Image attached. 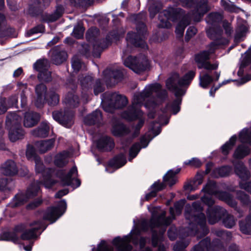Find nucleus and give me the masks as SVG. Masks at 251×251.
Returning <instances> with one entry per match:
<instances>
[{
  "label": "nucleus",
  "mask_w": 251,
  "mask_h": 251,
  "mask_svg": "<svg viewBox=\"0 0 251 251\" xmlns=\"http://www.w3.org/2000/svg\"><path fill=\"white\" fill-rule=\"evenodd\" d=\"M34 162L36 172L41 174L42 177L39 181L32 183L25 194H17L9 204L11 207L20 206L26 202L29 199L37 196L40 191V184H43L46 188H50L56 182L53 178L55 176L61 180L64 185L69 186L73 184L72 177H75L77 175V170L75 166L73 167L66 175L63 170L56 171L51 168L45 169L40 157L35 158Z\"/></svg>",
  "instance_id": "obj_1"
},
{
  "label": "nucleus",
  "mask_w": 251,
  "mask_h": 251,
  "mask_svg": "<svg viewBox=\"0 0 251 251\" xmlns=\"http://www.w3.org/2000/svg\"><path fill=\"white\" fill-rule=\"evenodd\" d=\"M167 97L166 90L163 89L162 86L158 83L147 85L142 92L134 94L132 105L121 115L123 118L128 121L139 119L138 123L135 126V132L132 135V138L138 135L140 129L145 122L144 119L142 118L143 113L140 110V107L145 102L146 107L154 108L158 104L157 99L162 101Z\"/></svg>",
  "instance_id": "obj_2"
},
{
  "label": "nucleus",
  "mask_w": 251,
  "mask_h": 251,
  "mask_svg": "<svg viewBox=\"0 0 251 251\" xmlns=\"http://www.w3.org/2000/svg\"><path fill=\"white\" fill-rule=\"evenodd\" d=\"M221 39V42L214 40L209 45L207 50L201 51L195 55L194 60L198 68L200 69H204L207 71V72L201 71L199 76V84L203 88H207L212 82L218 81L220 78V72H215L214 73L215 78L212 76L211 73V71L216 70L218 68L219 64L216 62L212 64L209 60L210 55L214 53L219 46L227 43V41L226 39Z\"/></svg>",
  "instance_id": "obj_3"
},
{
  "label": "nucleus",
  "mask_w": 251,
  "mask_h": 251,
  "mask_svg": "<svg viewBox=\"0 0 251 251\" xmlns=\"http://www.w3.org/2000/svg\"><path fill=\"white\" fill-rule=\"evenodd\" d=\"M202 210L201 203L198 201L194 202L192 206L186 205L185 216L189 221V226L186 229V236L197 235L200 238L208 233L206 217L202 212Z\"/></svg>",
  "instance_id": "obj_4"
},
{
  "label": "nucleus",
  "mask_w": 251,
  "mask_h": 251,
  "mask_svg": "<svg viewBox=\"0 0 251 251\" xmlns=\"http://www.w3.org/2000/svg\"><path fill=\"white\" fill-rule=\"evenodd\" d=\"M196 75V72L190 71L182 77L180 78L177 73H173L169 77L166 82L167 88L175 93L176 97L172 103L168 104L165 109L163 110V113L168 111L173 112L174 114L177 113L180 110V105L181 102L180 96L185 93V91L180 88L182 86H187L190 84L191 82Z\"/></svg>",
  "instance_id": "obj_5"
},
{
  "label": "nucleus",
  "mask_w": 251,
  "mask_h": 251,
  "mask_svg": "<svg viewBox=\"0 0 251 251\" xmlns=\"http://www.w3.org/2000/svg\"><path fill=\"white\" fill-rule=\"evenodd\" d=\"M29 226L30 228L26 229V226L24 225H18L13 231L4 233L1 237L0 236V240L11 241L17 243L20 239L23 240L36 239L37 231L40 229L43 231L47 226L43 220L34 221L30 223Z\"/></svg>",
  "instance_id": "obj_6"
},
{
  "label": "nucleus",
  "mask_w": 251,
  "mask_h": 251,
  "mask_svg": "<svg viewBox=\"0 0 251 251\" xmlns=\"http://www.w3.org/2000/svg\"><path fill=\"white\" fill-rule=\"evenodd\" d=\"M21 117L16 113H8L6 116L5 126L9 131V139L12 142L24 137L25 133L21 126Z\"/></svg>",
  "instance_id": "obj_7"
},
{
  "label": "nucleus",
  "mask_w": 251,
  "mask_h": 251,
  "mask_svg": "<svg viewBox=\"0 0 251 251\" xmlns=\"http://www.w3.org/2000/svg\"><path fill=\"white\" fill-rule=\"evenodd\" d=\"M102 99L105 111L112 113L115 109H121L126 106L128 102L127 98L118 93H105Z\"/></svg>",
  "instance_id": "obj_8"
},
{
  "label": "nucleus",
  "mask_w": 251,
  "mask_h": 251,
  "mask_svg": "<svg viewBox=\"0 0 251 251\" xmlns=\"http://www.w3.org/2000/svg\"><path fill=\"white\" fill-rule=\"evenodd\" d=\"M37 98L35 101L36 107L41 108L46 101L49 105L55 106L59 102V96L54 91L50 90L49 92V99H47V88L44 84H40L35 88Z\"/></svg>",
  "instance_id": "obj_9"
},
{
  "label": "nucleus",
  "mask_w": 251,
  "mask_h": 251,
  "mask_svg": "<svg viewBox=\"0 0 251 251\" xmlns=\"http://www.w3.org/2000/svg\"><path fill=\"white\" fill-rule=\"evenodd\" d=\"M222 19V15L218 12L211 13L206 17V22L210 25L206 30V33L210 39L214 41L221 42V39H224L222 37L223 30L218 25Z\"/></svg>",
  "instance_id": "obj_10"
},
{
  "label": "nucleus",
  "mask_w": 251,
  "mask_h": 251,
  "mask_svg": "<svg viewBox=\"0 0 251 251\" xmlns=\"http://www.w3.org/2000/svg\"><path fill=\"white\" fill-rule=\"evenodd\" d=\"M201 192H204L210 195H217L220 200L224 201L229 206L237 210V202L234 199L233 196L226 192H217L216 184L214 181H209L206 185L203 187Z\"/></svg>",
  "instance_id": "obj_11"
},
{
  "label": "nucleus",
  "mask_w": 251,
  "mask_h": 251,
  "mask_svg": "<svg viewBox=\"0 0 251 251\" xmlns=\"http://www.w3.org/2000/svg\"><path fill=\"white\" fill-rule=\"evenodd\" d=\"M137 33L128 32L126 36L128 44H131L135 47L145 49L147 45L144 39L146 35V26L142 22L139 23L136 25Z\"/></svg>",
  "instance_id": "obj_12"
},
{
  "label": "nucleus",
  "mask_w": 251,
  "mask_h": 251,
  "mask_svg": "<svg viewBox=\"0 0 251 251\" xmlns=\"http://www.w3.org/2000/svg\"><path fill=\"white\" fill-rule=\"evenodd\" d=\"M183 13L182 9L177 8L169 7L167 9L160 12L159 15V27L162 28H169L171 24L169 21H176L180 18V15Z\"/></svg>",
  "instance_id": "obj_13"
},
{
  "label": "nucleus",
  "mask_w": 251,
  "mask_h": 251,
  "mask_svg": "<svg viewBox=\"0 0 251 251\" xmlns=\"http://www.w3.org/2000/svg\"><path fill=\"white\" fill-rule=\"evenodd\" d=\"M124 63L126 66L137 74L145 71L149 65L148 60L144 55L138 57L129 56L124 60Z\"/></svg>",
  "instance_id": "obj_14"
},
{
  "label": "nucleus",
  "mask_w": 251,
  "mask_h": 251,
  "mask_svg": "<svg viewBox=\"0 0 251 251\" xmlns=\"http://www.w3.org/2000/svg\"><path fill=\"white\" fill-rule=\"evenodd\" d=\"M166 214V212L163 211L158 216L153 214L149 222L146 220L142 221L140 225L141 230L146 231L150 228L152 229L161 226L169 225L171 224V219L165 218Z\"/></svg>",
  "instance_id": "obj_15"
},
{
  "label": "nucleus",
  "mask_w": 251,
  "mask_h": 251,
  "mask_svg": "<svg viewBox=\"0 0 251 251\" xmlns=\"http://www.w3.org/2000/svg\"><path fill=\"white\" fill-rule=\"evenodd\" d=\"M223 250H224V245L220 239H215L211 243L210 239L206 237L194 246L191 251H222Z\"/></svg>",
  "instance_id": "obj_16"
},
{
  "label": "nucleus",
  "mask_w": 251,
  "mask_h": 251,
  "mask_svg": "<svg viewBox=\"0 0 251 251\" xmlns=\"http://www.w3.org/2000/svg\"><path fill=\"white\" fill-rule=\"evenodd\" d=\"M66 207V201L62 200L59 201L57 206H53L47 209L44 214V219L53 223L64 213Z\"/></svg>",
  "instance_id": "obj_17"
},
{
  "label": "nucleus",
  "mask_w": 251,
  "mask_h": 251,
  "mask_svg": "<svg viewBox=\"0 0 251 251\" xmlns=\"http://www.w3.org/2000/svg\"><path fill=\"white\" fill-rule=\"evenodd\" d=\"M131 241L134 245L138 243L137 239L133 238L131 233L123 238L116 237L113 240V244L119 251H130L132 249V246L130 244Z\"/></svg>",
  "instance_id": "obj_18"
},
{
  "label": "nucleus",
  "mask_w": 251,
  "mask_h": 251,
  "mask_svg": "<svg viewBox=\"0 0 251 251\" xmlns=\"http://www.w3.org/2000/svg\"><path fill=\"white\" fill-rule=\"evenodd\" d=\"M210 10L208 0H200L196 4L194 11L187 15L196 22H199L203 15Z\"/></svg>",
  "instance_id": "obj_19"
},
{
  "label": "nucleus",
  "mask_w": 251,
  "mask_h": 251,
  "mask_svg": "<svg viewBox=\"0 0 251 251\" xmlns=\"http://www.w3.org/2000/svg\"><path fill=\"white\" fill-rule=\"evenodd\" d=\"M103 74L107 86H111L120 81L124 76V72L119 69H106Z\"/></svg>",
  "instance_id": "obj_20"
},
{
  "label": "nucleus",
  "mask_w": 251,
  "mask_h": 251,
  "mask_svg": "<svg viewBox=\"0 0 251 251\" xmlns=\"http://www.w3.org/2000/svg\"><path fill=\"white\" fill-rule=\"evenodd\" d=\"M74 112L72 110H65L63 113L61 111H56L52 112V117L54 120L66 127H70L73 124Z\"/></svg>",
  "instance_id": "obj_21"
},
{
  "label": "nucleus",
  "mask_w": 251,
  "mask_h": 251,
  "mask_svg": "<svg viewBox=\"0 0 251 251\" xmlns=\"http://www.w3.org/2000/svg\"><path fill=\"white\" fill-rule=\"evenodd\" d=\"M226 213V210L220 206L216 205L213 207H208L206 210V215L208 223L213 225L218 222Z\"/></svg>",
  "instance_id": "obj_22"
},
{
  "label": "nucleus",
  "mask_w": 251,
  "mask_h": 251,
  "mask_svg": "<svg viewBox=\"0 0 251 251\" xmlns=\"http://www.w3.org/2000/svg\"><path fill=\"white\" fill-rule=\"evenodd\" d=\"M79 80L82 89V101L84 103H86L90 99L88 94L85 92L89 89H91L93 76L90 75L85 76L82 75L80 76Z\"/></svg>",
  "instance_id": "obj_23"
},
{
  "label": "nucleus",
  "mask_w": 251,
  "mask_h": 251,
  "mask_svg": "<svg viewBox=\"0 0 251 251\" xmlns=\"http://www.w3.org/2000/svg\"><path fill=\"white\" fill-rule=\"evenodd\" d=\"M52 0H35L29 6L28 13L33 16L38 15L50 4Z\"/></svg>",
  "instance_id": "obj_24"
},
{
  "label": "nucleus",
  "mask_w": 251,
  "mask_h": 251,
  "mask_svg": "<svg viewBox=\"0 0 251 251\" xmlns=\"http://www.w3.org/2000/svg\"><path fill=\"white\" fill-rule=\"evenodd\" d=\"M232 163L235 173L241 179V181L247 180L250 178V173L242 161L234 160Z\"/></svg>",
  "instance_id": "obj_25"
},
{
  "label": "nucleus",
  "mask_w": 251,
  "mask_h": 251,
  "mask_svg": "<svg viewBox=\"0 0 251 251\" xmlns=\"http://www.w3.org/2000/svg\"><path fill=\"white\" fill-rule=\"evenodd\" d=\"M51 60L56 65H59L65 61L67 57L66 52L60 46H56L51 50Z\"/></svg>",
  "instance_id": "obj_26"
},
{
  "label": "nucleus",
  "mask_w": 251,
  "mask_h": 251,
  "mask_svg": "<svg viewBox=\"0 0 251 251\" xmlns=\"http://www.w3.org/2000/svg\"><path fill=\"white\" fill-rule=\"evenodd\" d=\"M115 146L113 140L109 137L103 136L100 138L97 143L98 149L101 151H110Z\"/></svg>",
  "instance_id": "obj_27"
},
{
  "label": "nucleus",
  "mask_w": 251,
  "mask_h": 251,
  "mask_svg": "<svg viewBox=\"0 0 251 251\" xmlns=\"http://www.w3.org/2000/svg\"><path fill=\"white\" fill-rule=\"evenodd\" d=\"M0 170L1 173L5 176H13L18 173L17 167L12 160H8L2 164Z\"/></svg>",
  "instance_id": "obj_28"
},
{
  "label": "nucleus",
  "mask_w": 251,
  "mask_h": 251,
  "mask_svg": "<svg viewBox=\"0 0 251 251\" xmlns=\"http://www.w3.org/2000/svg\"><path fill=\"white\" fill-rule=\"evenodd\" d=\"M111 43V39L109 35H107L105 39L98 41L93 44V55L96 57L100 56V52L109 46Z\"/></svg>",
  "instance_id": "obj_29"
},
{
  "label": "nucleus",
  "mask_w": 251,
  "mask_h": 251,
  "mask_svg": "<svg viewBox=\"0 0 251 251\" xmlns=\"http://www.w3.org/2000/svg\"><path fill=\"white\" fill-rule=\"evenodd\" d=\"M149 141L144 136L141 138L140 143H136L132 145L129 150V158L130 161L135 157L140 151L142 148H146L148 146Z\"/></svg>",
  "instance_id": "obj_30"
},
{
  "label": "nucleus",
  "mask_w": 251,
  "mask_h": 251,
  "mask_svg": "<svg viewBox=\"0 0 251 251\" xmlns=\"http://www.w3.org/2000/svg\"><path fill=\"white\" fill-rule=\"evenodd\" d=\"M40 115L32 111L26 112L25 115L24 125L25 127H31L36 125L40 120Z\"/></svg>",
  "instance_id": "obj_31"
},
{
  "label": "nucleus",
  "mask_w": 251,
  "mask_h": 251,
  "mask_svg": "<svg viewBox=\"0 0 251 251\" xmlns=\"http://www.w3.org/2000/svg\"><path fill=\"white\" fill-rule=\"evenodd\" d=\"M130 132V128L120 122H117L113 125L112 133L115 136H126L128 135Z\"/></svg>",
  "instance_id": "obj_32"
},
{
  "label": "nucleus",
  "mask_w": 251,
  "mask_h": 251,
  "mask_svg": "<svg viewBox=\"0 0 251 251\" xmlns=\"http://www.w3.org/2000/svg\"><path fill=\"white\" fill-rule=\"evenodd\" d=\"M50 126L47 122H43L38 128L32 131V134L35 137L45 138L49 135Z\"/></svg>",
  "instance_id": "obj_33"
},
{
  "label": "nucleus",
  "mask_w": 251,
  "mask_h": 251,
  "mask_svg": "<svg viewBox=\"0 0 251 251\" xmlns=\"http://www.w3.org/2000/svg\"><path fill=\"white\" fill-rule=\"evenodd\" d=\"M101 121V112L100 110H96L91 114L88 115L85 118L84 122L86 125H92L100 124Z\"/></svg>",
  "instance_id": "obj_34"
},
{
  "label": "nucleus",
  "mask_w": 251,
  "mask_h": 251,
  "mask_svg": "<svg viewBox=\"0 0 251 251\" xmlns=\"http://www.w3.org/2000/svg\"><path fill=\"white\" fill-rule=\"evenodd\" d=\"M54 143L55 139H50L37 142L35 145L40 152L45 153L53 148Z\"/></svg>",
  "instance_id": "obj_35"
},
{
  "label": "nucleus",
  "mask_w": 251,
  "mask_h": 251,
  "mask_svg": "<svg viewBox=\"0 0 251 251\" xmlns=\"http://www.w3.org/2000/svg\"><path fill=\"white\" fill-rule=\"evenodd\" d=\"M70 153L67 151H63L55 156L54 163L58 167H63L68 163Z\"/></svg>",
  "instance_id": "obj_36"
},
{
  "label": "nucleus",
  "mask_w": 251,
  "mask_h": 251,
  "mask_svg": "<svg viewBox=\"0 0 251 251\" xmlns=\"http://www.w3.org/2000/svg\"><path fill=\"white\" fill-rule=\"evenodd\" d=\"M126 163V160L125 155L120 153L109 161V167L117 169L123 166Z\"/></svg>",
  "instance_id": "obj_37"
},
{
  "label": "nucleus",
  "mask_w": 251,
  "mask_h": 251,
  "mask_svg": "<svg viewBox=\"0 0 251 251\" xmlns=\"http://www.w3.org/2000/svg\"><path fill=\"white\" fill-rule=\"evenodd\" d=\"M191 20L186 15L179 22L176 29V33L178 37H182L185 27L190 24Z\"/></svg>",
  "instance_id": "obj_38"
},
{
  "label": "nucleus",
  "mask_w": 251,
  "mask_h": 251,
  "mask_svg": "<svg viewBox=\"0 0 251 251\" xmlns=\"http://www.w3.org/2000/svg\"><path fill=\"white\" fill-rule=\"evenodd\" d=\"M165 187L164 183L159 181L155 182L151 187V191L147 194L145 196L146 201H149L156 196L157 193L161 191Z\"/></svg>",
  "instance_id": "obj_39"
},
{
  "label": "nucleus",
  "mask_w": 251,
  "mask_h": 251,
  "mask_svg": "<svg viewBox=\"0 0 251 251\" xmlns=\"http://www.w3.org/2000/svg\"><path fill=\"white\" fill-rule=\"evenodd\" d=\"M64 102L67 107L72 108L78 106L79 100L74 92H69L65 97Z\"/></svg>",
  "instance_id": "obj_40"
},
{
  "label": "nucleus",
  "mask_w": 251,
  "mask_h": 251,
  "mask_svg": "<svg viewBox=\"0 0 251 251\" xmlns=\"http://www.w3.org/2000/svg\"><path fill=\"white\" fill-rule=\"evenodd\" d=\"M185 200H181L176 202L174 204V207H170V213L171 214V216L168 217V218H170L171 219V223L172 222V220L175 219L176 215H178L181 213L182 209L185 204Z\"/></svg>",
  "instance_id": "obj_41"
},
{
  "label": "nucleus",
  "mask_w": 251,
  "mask_h": 251,
  "mask_svg": "<svg viewBox=\"0 0 251 251\" xmlns=\"http://www.w3.org/2000/svg\"><path fill=\"white\" fill-rule=\"evenodd\" d=\"M251 216H248L245 219L239 222V229L244 234L251 235Z\"/></svg>",
  "instance_id": "obj_42"
},
{
  "label": "nucleus",
  "mask_w": 251,
  "mask_h": 251,
  "mask_svg": "<svg viewBox=\"0 0 251 251\" xmlns=\"http://www.w3.org/2000/svg\"><path fill=\"white\" fill-rule=\"evenodd\" d=\"M250 149L246 146L241 145L238 146L233 154V157L236 159H242L249 155Z\"/></svg>",
  "instance_id": "obj_43"
},
{
  "label": "nucleus",
  "mask_w": 251,
  "mask_h": 251,
  "mask_svg": "<svg viewBox=\"0 0 251 251\" xmlns=\"http://www.w3.org/2000/svg\"><path fill=\"white\" fill-rule=\"evenodd\" d=\"M180 169H177L174 172L172 170H169L166 175L163 177V181L168 184L170 186H172L176 182V175L179 173Z\"/></svg>",
  "instance_id": "obj_44"
},
{
  "label": "nucleus",
  "mask_w": 251,
  "mask_h": 251,
  "mask_svg": "<svg viewBox=\"0 0 251 251\" xmlns=\"http://www.w3.org/2000/svg\"><path fill=\"white\" fill-rule=\"evenodd\" d=\"M99 35V30L95 27H91L88 30L86 33V38L88 41L92 42L93 44L98 41V36Z\"/></svg>",
  "instance_id": "obj_45"
},
{
  "label": "nucleus",
  "mask_w": 251,
  "mask_h": 251,
  "mask_svg": "<svg viewBox=\"0 0 251 251\" xmlns=\"http://www.w3.org/2000/svg\"><path fill=\"white\" fill-rule=\"evenodd\" d=\"M247 31V27L244 25H240L236 30V34L234 37V41L236 42H240L243 40L245 37Z\"/></svg>",
  "instance_id": "obj_46"
},
{
  "label": "nucleus",
  "mask_w": 251,
  "mask_h": 251,
  "mask_svg": "<svg viewBox=\"0 0 251 251\" xmlns=\"http://www.w3.org/2000/svg\"><path fill=\"white\" fill-rule=\"evenodd\" d=\"M223 218V223L226 227L231 228L235 225L236 220L233 215L228 214L226 212Z\"/></svg>",
  "instance_id": "obj_47"
},
{
  "label": "nucleus",
  "mask_w": 251,
  "mask_h": 251,
  "mask_svg": "<svg viewBox=\"0 0 251 251\" xmlns=\"http://www.w3.org/2000/svg\"><path fill=\"white\" fill-rule=\"evenodd\" d=\"M237 139L236 136H232L229 139V140L225 143L222 147V150L223 153L226 155L228 153L229 150H231L234 146Z\"/></svg>",
  "instance_id": "obj_48"
},
{
  "label": "nucleus",
  "mask_w": 251,
  "mask_h": 251,
  "mask_svg": "<svg viewBox=\"0 0 251 251\" xmlns=\"http://www.w3.org/2000/svg\"><path fill=\"white\" fill-rule=\"evenodd\" d=\"M239 139L241 142L246 143L251 145V130L243 129L239 134Z\"/></svg>",
  "instance_id": "obj_49"
},
{
  "label": "nucleus",
  "mask_w": 251,
  "mask_h": 251,
  "mask_svg": "<svg viewBox=\"0 0 251 251\" xmlns=\"http://www.w3.org/2000/svg\"><path fill=\"white\" fill-rule=\"evenodd\" d=\"M49 67V61L47 59L38 60L34 64V68L40 72L48 69Z\"/></svg>",
  "instance_id": "obj_50"
},
{
  "label": "nucleus",
  "mask_w": 251,
  "mask_h": 251,
  "mask_svg": "<svg viewBox=\"0 0 251 251\" xmlns=\"http://www.w3.org/2000/svg\"><path fill=\"white\" fill-rule=\"evenodd\" d=\"M236 198L243 205H248L250 202L249 196L241 191H237Z\"/></svg>",
  "instance_id": "obj_51"
},
{
  "label": "nucleus",
  "mask_w": 251,
  "mask_h": 251,
  "mask_svg": "<svg viewBox=\"0 0 251 251\" xmlns=\"http://www.w3.org/2000/svg\"><path fill=\"white\" fill-rule=\"evenodd\" d=\"M221 5L224 7L225 10L230 12H237L238 8L230 1L226 0H221Z\"/></svg>",
  "instance_id": "obj_52"
},
{
  "label": "nucleus",
  "mask_w": 251,
  "mask_h": 251,
  "mask_svg": "<svg viewBox=\"0 0 251 251\" xmlns=\"http://www.w3.org/2000/svg\"><path fill=\"white\" fill-rule=\"evenodd\" d=\"M82 64L80 59L77 55H75L72 60V67L75 73L78 72L80 68L82 67Z\"/></svg>",
  "instance_id": "obj_53"
},
{
  "label": "nucleus",
  "mask_w": 251,
  "mask_h": 251,
  "mask_svg": "<svg viewBox=\"0 0 251 251\" xmlns=\"http://www.w3.org/2000/svg\"><path fill=\"white\" fill-rule=\"evenodd\" d=\"M26 156L28 160H34V161L35 160V158L40 157L36 155L34 147L30 145L27 146Z\"/></svg>",
  "instance_id": "obj_54"
},
{
  "label": "nucleus",
  "mask_w": 251,
  "mask_h": 251,
  "mask_svg": "<svg viewBox=\"0 0 251 251\" xmlns=\"http://www.w3.org/2000/svg\"><path fill=\"white\" fill-rule=\"evenodd\" d=\"M38 77L41 80L49 82L51 81V73L48 70V69L43 71L39 73Z\"/></svg>",
  "instance_id": "obj_55"
},
{
  "label": "nucleus",
  "mask_w": 251,
  "mask_h": 251,
  "mask_svg": "<svg viewBox=\"0 0 251 251\" xmlns=\"http://www.w3.org/2000/svg\"><path fill=\"white\" fill-rule=\"evenodd\" d=\"M93 251H113L112 246L106 244L105 241H102L98 245L97 249H93Z\"/></svg>",
  "instance_id": "obj_56"
},
{
  "label": "nucleus",
  "mask_w": 251,
  "mask_h": 251,
  "mask_svg": "<svg viewBox=\"0 0 251 251\" xmlns=\"http://www.w3.org/2000/svg\"><path fill=\"white\" fill-rule=\"evenodd\" d=\"M84 31V28L80 25H77L74 27L73 35L77 39H80L83 36Z\"/></svg>",
  "instance_id": "obj_57"
},
{
  "label": "nucleus",
  "mask_w": 251,
  "mask_h": 251,
  "mask_svg": "<svg viewBox=\"0 0 251 251\" xmlns=\"http://www.w3.org/2000/svg\"><path fill=\"white\" fill-rule=\"evenodd\" d=\"M232 170L231 167L228 166H223L218 170V172L221 176H226L229 175Z\"/></svg>",
  "instance_id": "obj_58"
},
{
  "label": "nucleus",
  "mask_w": 251,
  "mask_h": 251,
  "mask_svg": "<svg viewBox=\"0 0 251 251\" xmlns=\"http://www.w3.org/2000/svg\"><path fill=\"white\" fill-rule=\"evenodd\" d=\"M104 91V87H103L101 81L98 79L96 81L95 84L94 86V92L96 95H98L99 93H101Z\"/></svg>",
  "instance_id": "obj_59"
},
{
  "label": "nucleus",
  "mask_w": 251,
  "mask_h": 251,
  "mask_svg": "<svg viewBox=\"0 0 251 251\" xmlns=\"http://www.w3.org/2000/svg\"><path fill=\"white\" fill-rule=\"evenodd\" d=\"M201 201L202 202L207 205L208 207H213L212 205L215 203V201L211 196H207L206 194L201 198Z\"/></svg>",
  "instance_id": "obj_60"
},
{
  "label": "nucleus",
  "mask_w": 251,
  "mask_h": 251,
  "mask_svg": "<svg viewBox=\"0 0 251 251\" xmlns=\"http://www.w3.org/2000/svg\"><path fill=\"white\" fill-rule=\"evenodd\" d=\"M160 8L161 5L160 3L157 4L156 5H152L150 6L149 7V11L150 12L151 18H154L155 15L159 12Z\"/></svg>",
  "instance_id": "obj_61"
},
{
  "label": "nucleus",
  "mask_w": 251,
  "mask_h": 251,
  "mask_svg": "<svg viewBox=\"0 0 251 251\" xmlns=\"http://www.w3.org/2000/svg\"><path fill=\"white\" fill-rule=\"evenodd\" d=\"M45 30V27L42 25H39L37 26L32 28L30 30H29L27 32V35L28 36H30L32 34L40 33V32H43Z\"/></svg>",
  "instance_id": "obj_62"
},
{
  "label": "nucleus",
  "mask_w": 251,
  "mask_h": 251,
  "mask_svg": "<svg viewBox=\"0 0 251 251\" xmlns=\"http://www.w3.org/2000/svg\"><path fill=\"white\" fill-rule=\"evenodd\" d=\"M197 32V29L194 26H190L187 30L185 40L188 41Z\"/></svg>",
  "instance_id": "obj_63"
},
{
  "label": "nucleus",
  "mask_w": 251,
  "mask_h": 251,
  "mask_svg": "<svg viewBox=\"0 0 251 251\" xmlns=\"http://www.w3.org/2000/svg\"><path fill=\"white\" fill-rule=\"evenodd\" d=\"M161 234L158 235L154 230L152 231L151 242L152 245L153 247H156L158 246L161 239Z\"/></svg>",
  "instance_id": "obj_64"
}]
</instances>
